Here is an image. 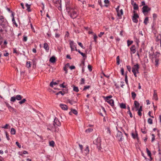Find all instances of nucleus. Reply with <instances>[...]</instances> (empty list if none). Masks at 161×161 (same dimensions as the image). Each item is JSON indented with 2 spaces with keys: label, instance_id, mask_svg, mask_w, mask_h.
Listing matches in <instances>:
<instances>
[{
  "label": "nucleus",
  "instance_id": "obj_61",
  "mask_svg": "<svg viewBox=\"0 0 161 161\" xmlns=\"http://www.w3.org/2000/svg\"><path fill=\"white\" fill-rule=\"evenodd\" d=\"M127 113L130 114V117L131 118L132 117H133L132 114V113H131L130 110L128 111L127 112Z\"/></svg>",
  "mask_w": 161,
  "mask_h": 161
},
{
  "label": "nucleus",
  "instance_id": "obj_20",
  "mask_svg": "<svg viewBox=\"0 0 161 161\" xmlns=\"http://www.w3.org/2000/svg\"><path fill=\"white\" fill-rule=\"evenodd\" d=\"M0 20L1 21V22H6L7 21L6 19L2 15H0Z\"/></svg>",
  "mask_w": 161,
  "mask_h": 161
},
{
  "label": "nucleus",
  "instance_id": "obj_44",
  "mask_svg": "<svg viewBox=\"0 0 161 161\" xmlns=\"http://www.w3.org/2000/svg\"><path fill=\"white\" fill-rule=\"evenodd\" d=\"M147 122L150 124H153L152 119L150 118H149L147 120Z\"/></svg>",
  "mask_w": 161,
  "mask_h": 161
},
{
  "label": "nucleus",
  "instance_id": "obj_15",
  "mask_svg": "<svg viewBox=\"0 0 161 161\" xmlns=\"http://www.w3.org/2000/svg\"><path fill=\"white\" fill-rule=\"evenodd\" d=\"M130 50L133 54L135 53L136 52L135 46V45H132L130 48Z\"/></svg>",
  "mask_w": 161,
  "mask_h": 161
},
{
  "label": "nucleus",
  "instance_id": "obj_60",
  "mask_svg": "<svg viewBox=\"0 0 161 161\" xmlns=\"http://www.w3.org/2000/svg\"><path fill=\"white\" fill-rule=\"evenodd\" d=\"M15 144L19 148H20L21 147V145L19 144L18 142H16Z\"/></svg>",
  "mask_w": 161,
  "mask_h": 161
},
{
  "label": "nucleus",
  "instance_id": "obj_46",
  "mask_svg": "<svg viewBox=\"0 0 161 161\" xmlns=\"http://www.w3.org/2000/svg\"><path fill=\"white\" fill-rule=\"evenodd\" d=\"M26 66L28 68H29L31 67L30 62L29 61L27 62L26 64Z\"/></svg>",
  "mask_w": 161,
  "mask_h": 161
},
{
  "label": "nucleus",
  "instance_id": "obj_32",
  "mask_svg": "<svg viewBox=\"0 0 161 161\" xmlns=\"http://www.w3.org/2000/svg\"><path fill=\"white\" fill-rule=\"evenodd\" d=\"M120 107L121 108H126L125 104L123 103L120 104Z\"/></svg>",
  "mask_w": 161,
  "mask_h": 161
},
{
  "label": "nucleus",
  "instance_id": "obj_17",
  "mask_svg": "<svg viewBox=\"0 0 161 161\" xmlns=\"http://www.w3.org/2000/svg\"><path fill=\"white\" fill-rule=\"evenodd\" d=\"M135 132H136V134H135L133 133H131L132 136L134 139L137 138V139H138V134H137V131H135Z\"/></svg>",
  "mask_w": 161,
  "mask_h": 161
},
{
  "label": "nucleus",
  "instance_id": "obj_5",
  "mask_svg": "<svg viewBox=\"0 0 161 161\" xmlns=\"http://www.w3.org/2000/svg\"><path fill=\"white\" fill-rule=\"evenodd\" d=\"M160 54L158 52H155L154 54V58L155 59V65L156 67H157L158 65V62L159 60V57L160 56Z\"/></svg>",
  "mask_w": 161,
  "mask_h": 161
},
{
  "label": "nucleus",
  "instance_id": "obj_37",
  "mask_svg": "<svg viewBox=\"0 0 161 161\" xmlns=\"http://www.w3.org/2000/svg\"><path fill=\"white\" fill-rule=\"evenodd\" d=\"M16 100V99L15 97L13 96V97H11V98H10V101L12 102H15Z\"/></svg>",
  "mask_w": 161,
  "mask_h": 161
},
{
  "label": "nucleus",
  "instance_id": "obj_21",
  "mask_svg": "<svg viewBox=\"0 0 161 161\" xmlns=\"http://www.w3.org/2000/svg\"><path fill=\"white\" fill-rule=\"evenodd\" d=\"M134 103L135 108H137L136 110H137L138 108H139L140 104L139 103L136 101H134Z\"/></svg>",
  "mask_w": 161,
  "mask_h": 161
},
{
  "label": "nucleus",
  "instance_id": "obj_22",
  "mask_svg": "<svg viewBox=\"0 0 161 161\" xmlns=\"http://www.w3.org/2000/svg\"><path fill=\"white\" fill-rule=\"evenodd\" d=\"M53 2L55 3L58 4L60 5V6H61V0H53Z\"/></svg>",
  "mask_w": 161,
  "mask_h": 161
},
{
  "label": "nucleus",
  "instance_id": "obj_36",
  "mask_svg": "<svg viewBox=\"0 0 161 161\" xmlns=\"http://www.w3.org/2000/svg\"><path fill=\"white\" fill-rule=\"evenodd\" d=\"M73 90L76 92H78L79 91L78 88L77 87L75 86H74L73 87Z\"/></svg>",
  "mask_w": 161,
  "mask_h": 161
},
{
  "label": "nucleus",
  "instance_id": "obj_41",
  "mask_svg": "<svg viewBox=\"0 0 161 161\" xmlns=\"http://www.w3.org/2000/svg\"><path fill=\"white\" fill-rule=\"evenodd\" d=\"M26 100L25 99H23L21 101L19 102V104H21L23 103H24L25 101H26Z\"/></svg>",
  "mask_w": 161,
  "mask_h": 161
},
{
  "label": "nucleus",
  "instance_id": "obj_31",
  "mask_svg": "<svg viewBox=\"0 0 161 161\" xmlns=\"http://www.w3.org/2000/svg\"><path fill=\"white\" fill-rule=\"evenodd\" d=\"M149 57L151 58H154V56L153 53L152 52L151 53L149 52Z\"/></svg>",
  "mask_w": 161,
  "mask_h": 161
},
{
  "label": "nucleus",
  "instance_id": "obj_25",
  "mask_svg": "<svg viewBox=\"0 0 161 161\" xmlns=\"http://www.w3.org/2000/svg\"><path fill=\"white\" fill-rule=\"evenodd\" d=\"M15 97L16 100H20L22 98V97L19 95H17Z\"/></svg>",
  "mask_w": 161,
  "mask_h": 161
},
{
  "label": "nucleus",
  "instance_id": "obj_4",
  "mask_svg": "<svg viewBox=\"0 0 161 161\" xmlns=\"http://www.w3.org/2000/svg\"><path fill=\"white\" fill-rule=\"evenodd\" d=\"M101 140L100 137H98L93 141V143L97 146V147L99 150L101 149Z\"/></svg>",
  "mask_w": 161,
  "mask_h": 161
},
{
  "label": "nucleus",
  "instance_id": "obj_56",
  "mask_svg": "<svg viewBox=\"0 0 161 161\" xmlns=\"http://www.w3.org/2000/svg\"><path fill=\"white\" fill-rule=\"evenodd\" d=\"M62 91L63 92V93H64L65 94L66 93V92H68V88L66 87L65 89H62Z\"/></svg>",
  "mask_w": 161,
  "mask_h": 161
},
{
  "label": "nucleus",
  "instance_id": "obj_52",
  "mask_svg": "<svg viewBox=\"0 0 161 161\" xmlns=\"http://www.w3.org/2000/svg\"><path fill=\"white\" fill-rule=\"evenodd\" d=\"M120 71L121 72V74L122 75H124V68H121Z\"/></svg>",
  "mask_w": 161,
  "mask_h": 161
},
{
  "label": "nucleus",
  "instance_id": "obj_14",
  "mask_svg": "<svg viewBox=\"0 0 161 161\" xmlns=\"http://www.w3.org/2000/svg\"><path fill=\"white\" fill-rule=\"evenodd\" d=\"M51 129L53 131H54L55 132H57L58 131V128L54 125H53V127H52Z\"/></svg>",
  "mask_w": 161,
  "mask_h": 161
},
{
  "label": "nucleus",
  "instance_id": "obj_7",
  "mask_svg": "<svg viewBox=\"0 0 161 161\" xmlns=\"http://www.w3.org/2000/svg\"><path fill=\"white\" fill-rule=\"evenodd\" d=\"M151 10V8L149 7L147 5H145L142 8V12L145 15V14L148 13Z\"/></svg>",
  "mask_w": 161,
  "mask_h": 161
},
{
  "label": "nucleus",
  "instance_id": "obj_51",
  "mask_svg": "<svg viewBox=\"0 0 161 161\" xmlns=\"http://www.w3.org/2000/svg\"><path fill=\"white\" fill-rule=\"evenodd\" d=\"M60 94H61L62 95L64 96V93H63L62 91H59L56 94V95H58Z\"/></svg>",
  "mask_w": 161,
  "mask_h": 161
},
{
  "label": "nucleus",
  "instance_id": "obj_62",
  "mask_svg": "<svg viewBox=\"0 0 161 161\" xmlns=\"http://www.w3.org/2000/svg\"><path fill=\"white\" fill-rule=\"evenodd\" d=\"M13 53H16L18 54H19L18 52H17V51L16 48H14L13 49Z\"/></svg>",
  "mask_w": 161,
  "mask_h": 161
},
{
  "label": "nucleus",
  "instance_id": "obj_26",
  "mask_svg": "<svg viewBox=\"0 0 161 161\" xmlns=\"http://www.w3.org/2000/svg\"><path fill=\"white\" fill-rule=\"evenodd\" d=\"M133 6L134 10H137L139 8L138 6L136 3H134Z\"/></svg>",
  "mask_w": 161,
  "mask_h": 161
},
{
  "label": "nucleus",
  "instance_id": "obj_58",
  "mask_svg": "<svg viewBox=\"0 0 161 161\" xmlns=\"http://www.w3.org/2000/svg\"><path fill=\"white\" fill-rule=\"evenodd\" d=\"M23 40L24 42H26L27 40V37L26 36H24Z\"/></svg>",
  "mask_w": 161,
  "mask_h": 161
},
{
  "label": "nucleus",
  "instance_id": "obj_45",
  "mask_svg": "<svg viewBox=\"0 0 161 161\" xmlns=\"http://www.w3.org/2000/svg\"><path fill=\"white\" fill-rule=\"evenodd\" d=\"M12 21L13 22V23L14 24V25H15V26L16 27H17L18 26V25L16 23L15 21V20L14 19V18H13L12 19Z\"/></svg>",
  "mask_w": 161,
  "mask_h": 161
},
{
  "label": "nucleus",
  "instance_id": "obj_27",
  "mask_svg": "<svg viewBox=\"0 0 161 161\" xmlns=\"http://www.w3.org/2000/svg\"><path fill=\"white\" fill-rule=\"evenodd\" d=\"M146 151L147 154L149 157H151V153L150 151L147 148H146Z\"/></svg>",
  "mask_w": 161,
  "mask_h": 161
},
{
  "label": "nucleus",
  "instance_id": "obj_12",
  "mask_svg": "<svg viewBox=\"0 0 161 161\" xmlns=\"http://www.w3.org/2000/svg\"><path fill=\"white\" fill-rule=\"evenodd\" d=\"M59 106L60 107L64 110H66L68 109V107L67 105L62 103L60 104Z\"/></svg>",
  "mask_w": 161,
  "mask_h": 161
},
{
  "label": "nucleus",
  "instance_id": "obj_18",
  "mask_svg": "<svg viewBox=\"0 0 161 161\" xmlns=\"http://www.w3.org/2000/svg\"><path fill=\"white\" fill-rule=\"evenodd\" d=\"M56 58L54 56H52L49 59V61L52 63H54L56 61Z\"/></svg>",
  "mask_w": 161,
  "mask_h": 161
},
{
  "label": "nucleus",
  "instance_id": "obj_3",
  "mask_svg": "<svg viewBox=\"0 0 161 161\" xmlns=\"http://www.w3.org/2000/svg\"><path fill=\"white\" fill-rule=\"evenodd\" d=\"M8 22H1L0 24V32H3L4 31L6 32H7Z\"/></svg>",
  "mask_w": 161,
  "mask_h": 161
},
{
  "label": "nucleus",
  "instance_id": "obj_23",
  "mask_svg": "<svg viewBox=\"0 0 161 161\" xmlns=\"http://www.w3.org/2000/svg\"><path fill=\"white\" fill-rule=\"evenodd\" d=\"M131 94L132 95V97L133 100H135L136 98V94L134 92H132L131 93Z\"/></svg>",
  "mask_w": 161,
  "mask_h": 161
},
{
  "label": "nucleus",
  "instance_id": "obj_10",
  "mask_svg": "<svg viewBox=\"0 0 161 161\" xmlns=\"http://www.w3.org/2000/svg\"><path fill=\"white\" fill-rule=\"evenodd\" d=\"M56 125L58 126H60L61 125V124L60 122L59 121L58 119L55 117L54 119V121H53V125Z\"/></svg>",
  "mask_w": 161,
  "mask_h": 161
},
{
  "label": "nucleus",
  "instance_id": "obj_1",
  "mask_svg": "<svg viewBox=\"0 0 161 161\" xmlns=\"http://www.w3.org/2000/svg\"><path fill=\"white\" fill-rule=\"evenodd\" d=\"M67 11L71 18L73 19L75 18L78 16V14H77L76 11L73 8H69L67 7Z\"/></svg>",
  "mask_w": 161,
  "mask_h": 161
},
{
  "label": "nucleus",
  "instance_id": "obj_34",
  "mask_svg": "<svg viewBox=\"0 0 161 161\" xmlns=\"http://www.w3.org/2000/svg\"><path fill=\"white\" fill-rule=\"evenodd\" d=\"M85 152H86L85 153L87 154H88L89 153V147L88 146H87L86 147L85 150Z\"/></svg>",
  "mask_w": 161,
  "mask_h": 161
},
{
  "label": "nucleus",
  "instance_id": "obj_64",
  "mask_svg": "<svg viewBox=\"0 0 161 161\" xmlns=\"http://www.w3.org/2000/svg\"><path fill=\"white\" fill-rule=\"evenodd\" d=\"M80 54L84 57L85 58H86V55L84 53H83L81 52V53H80Z\"/></svg>",
  "mask_w": 161,
  "mask_h": 161
},
{
  "label": "nucleus",
  "instance_id": "obj_42",
  "mask_svg": "<svg viewBox=\"0 0 161 161\" xmlns=\"http://www.w3.org/2000/svg\"><path fill=\"white\" fill-rule=\"evenodd\" d=\"M133 41H130L129 40H128L127 41L128 46H130V45L131 44L133 43Z\"/></svg>",
  "mask_w": 161,
  "mask_h": 161
},
{
  "label": "nucleus",
  "instance_id": "obj_19",
  "mask_svg": "<svg viewBox=\"0 0 161 161\" xmlns=\"http://www.w3.org/2000/svg\"><path fill=\"white\" fill-rule=\"evenodd\" d=\"M44 48L46 51H47V52L48 51L49 48L48 44L47 43H44Z\"/></svg>",
  "mask_w": 161,
  "mask_h": 161
},
{
  "label": "nucleus",
  "instance_id": "obj_24",
  "mask_svg": "<svg viewBox=\"0 0 161 161\" xmlns=\"http://www.w3.org/2000/svg\"><path fill=\"white\" fill-rule=\"evenodd\" d=\"M30 5H29L27 3H26L25 4V6L27 8L26 10H27L29 12H31V10L30 9Z\"/></svg>",
  "mask_w": 161,
  "mask_h": 161
},
{
  "label": "nucleus",
  "instance_id": "obj_53",
  "mask_svg": "<svg viewBox=\"0 0 161 161\" xmlns=\"http://www.w3.org/2000/svg\"><path fill=\"white\" fill-rule=\"evenodd\" d=\"M98 3L101 8H102L103 6L102 4V3L101 0H98Z\"/></svg>",
  "mask_w": 161,
  "mask_h": 161
},
{
  "label": "nucleus",
  "instance_id": "obj_63",
  "mask_svg": "<svg viewBox=\"0 0 161 161\" xmlns=\"http://www.w3.org/2000/svg\"><path fill=\"white\" fill-rule=\"evenodd\" d=\"M5 104L6 106L8 108H9V107L11 106L8 103L5 102Z\"/></svg>",
  "mask_w": 161,
  "mask_h": 161
},
{
  "label": "nucleus",
  "instance_id": "obj_16",
  "mask_svg": "<svg viewBox=\"0 0 161 161\" xmlns=\"http://www.w3.org/2000/svg\"><path fill=\"white\" fill-rule=\"evenodd\" d=\"M139 69V66L138 64L137 63L135 65H134L133 67L132 68V69H134V70L136 71V70H137V69Z\"/></svg>",
  "mask_w": 161,
  "mask_h": 161
},
{
  "label": "nucleus",
  "instance_id": "obj_47",
  "mask_svg": "<svg viewBox=\"0 0 161 161\" xmlns=\"http://www.w3.org/2000/svg\"><path fill=\"white\" fill-rule=\"evenodd\" d=\"M77 43H78V44L82 48L85 49V47L83 46V45L81 43L78 42Z\"/></svg>",
  "mask_w": 161,
  "mask_h": 161
},
{
  "label": "nucleus",
  "instance_id": "obj_28",
  "mask_svg": "<svg viewBox=\"0 0 161 161\" xmlns=\"http://www.w3.org/2000/svg\"><path fill=\"white\" fill-rule=\"evenodd\" d=\"M70 2L69 1H67L66 3V10H67V8L68 7L69 8H72V7L71 6H70L69 5Z\"/></svg>",
  "mask_w": 161,
  "mask_h": 161
},
{
  "label": "nucleus",
  "instance_id": "obj_35",
  "mask_svg": "<svg viewBox=\"0 0 161 161\" xmlns=\"http://www.w3.org/2000/svg\"><path fill=\"white\" fill-rule=\"evenodd\" d=\"M148 21V17H146L144 21V23L145 24V25H147V22Z\"/></svg>",
  "mask_w": 161,
  "mask_h": 161
},
{
  "label": "nucleus",
  "instance_id": "obj_39",
  "mask_svg": "<svg viewBox=\"0 0 161 161\" xmlns=\"http://www.w3.org/2000/svg\"><path fill=\"white\" fill-rule=\"evenodd\" d=\"M71 111H72V112L73 114L75 115H77L78 114V112L75 109H72Z\"/></svg>",
  "mask_w": 161,
  "mask_h": 161
},
{
  "label": "nucleus",
  "instance_id": "obj_57",
  "mask_svg": "<svg viewBox=\"0 0 161 161\" xmlns=\"http://www.w3.org/2000/svg\"><path fill=\"white\" fill-rule=\"evenodd\" d=\"M128 70V71L130 72L131 71V67L130 66V65H127L126 66Z\"/></svg>",
  "mask_w": 161,
  "mask_h": 161
},
{
  "label": "nucleus",
  "instance_id": "obj_48",
  "mask_svg": "<svg viewBox=\"0 0 161 161\" xmlns=\"http://www.w3.org/2000/svg\"><path fill=\"white\" fill-rule=\"evenodd\" d=\"M64 84H65V82H64L62 84H60L59 85L61 87H62V88H66V86H65V85H64Z\"/></svg>",
  "mask_w": 161,
  "mask_h": 161
},
{
  "label": "nucleus",
  "instance_id": "obj_40",
  "mask_svg": "<svg viewBox=\"0 0 161 161\" xmlns=\"http://www.w3.org/2000/svg\"><path fill=\"white\" fill-rule=\"evenodd\" d=\"M117 64V65H119L120 64V59L119 56H118L116 58Z\"/></svg>",
  "mask_w": 161,
  "mask_h": 161
},
{
  "label": "nucleus",
  "instance_id": "obj_6",
  "mask_svg": "<svg viewBox=\"0 0 161 161\" xmlns=\"http://www.w3.org/2000/svg\"><path fill=\"white\" fill-rule=\"evenodd\" d=\"M77 101V98L76 97H72L71 99H68L67 100V102L71 105H73L76 103Z\"/></svg>",
  "mask_w": 161,
  "mask_h": 161
},
{
  "label": "nucleus",
  "instance_id": "obj_11",
  "mask_svg": "<svg viewBox=\"0 0 161 161\" xmlns=\"http://www.w3.org/2000/svg\"><path fill=\"white\" fill-rule=\"evenodd\" d=\"M75 43L73 41H70L69 45L70 47H75V50L77 51V49L76 48V45H75Z\"/></svg>",
  "mask_w": 161,
  "mask_h": 161
},
{
  "label": "nucleus",
  "instance_id": "obj_43",
  "mask_svg": "<svg viewBox=\"0 0 161 161\" xmlns=\"http://www.w3.org/2000/svg\"><path fill=\"white\" fill-rule=\"evenodd\" d=\"M90 87H91V86H84V88L83 90L85 91L87 89H88L89 88H90Z\"/></svg>",
  "mask_w": 161,
  "mask_h": 161
},
{
  "label": "nucleus",
  "instance_id": "obj_2",
  "mask_svg": "<svg viewBox=\"0 0 161 161\" xmlns=\"http://www.w3.org/2000/svg\"><path fill=\"white\" fill-rule=\"evenodd\" d=\"M103 97L105 102L108 103L113 107V108H114V101L113 99H110L112 97V95H109L107 97L103 96Z\"/></svg>",
  "mask_w": 161,
  "mask_h": 161
},
{
  "label": "nucleus",
  "instance_id": "obj_29",
  "mask_svg": "<svg viewBox=\"0 0 161 161\" xmlns=\"http://www.w3.org/2000/svg\"><path fill=\"white\" fill-rule=\"evenodd\" d=\"M11 133L12 135H14L15 134L16 130L15 129L13 128H12L11 130Z\"/></svg>",
  "mask_w": 161,
  "mask_h": 161
},
{
  "label": "nucleus",
  "instance_id": "obj_38",
  "mask_svg": "<svg viewBox=\"0 0 161 161\" xmlns=\"http://www.w3.org/2000/svg\"><path fill=\"white\" fill-rule=\"evenodd\" d=\"M157 15L156 14H153V20L154 21L156 20V19L157 18Z\"/></svg>",
  "mask_w": 161,
  "mask_h": 161
},
{
  "label": "nucleus",
  "instance_id": "obj_49",
  "mask_svg": "<svg viewBox=\"0 0 161 161\" xmlns=\"http://www.w3.org/2000/svg\"><path fill=\"white\" fill-rule=\"evenodd\" d=\"M54 144V142L53 141H52L49 142V145L52 147H53Z\"/></svg>",
  "mask_w": 161,
  "mask_h": 161
},
{
  "label": "nucleus",
  "instance_id": "obj_9",
  "mask_svg": "<svg viewBox=\"0 0 161 161\" xmlns=\"http://www.w3.org/2000/svg\"><path fill=\"white\" fill-rule=\"evenodd\" d=\"M139 17V16L137 14H134L132 18L133 22L135 23H137L138 22L137 19Z\"/></svg>",
  "mask_w": 161,
  "mask_h": 161
},
{
  "label": "nucleus",
  "instance_id": "obj_54",
  "mask_svg": "<svg viewBox=\"0 0 161 161\" xmlns=\"http://www.w3.org/2000/svg\"><path fill=\"white\" fill-rule=\"evenodd\" d=\"M132 72L133 73L135 77H137L136 73V71L134 70V69H132Z\"/></svg>",
  "mask_w": 161,
  "mask_h": 161
},
{
  "label": "nucleus",
  "instance_id": "obj_33",
  "mask_svg": "<svg viewBox=\"0 0 161 161\" xmlns=\"http://www.w3.org/2000/svg\"><path fill=\"white\" fill-rule=\"evenodd\" d=\"M125 82L126 84L127 85H128V78H127V75H125Z\"/></svg>",
  "mask_w": 161,
  "mask_h": 161
},
{
  "label": "nucleus",
  "instance_id": "obj_59",
  "mask_svg": "<svg viewBox=\"0 0 161 161\" xmlns=\"http://www.w3.org/2000/svg\"><path fill=\"white\" fill-rule=\"evenodd\" d=\"M88 68L90 71H92V67L89 64L88 65Z\"/></svg>",
  "mask_w": 161,
  "mask_h": 161
},
{
  "label": "nucleus",
  "instance_id": "obj_30",
  "mask_svg": "<svg viewBox=\"0 0 161 161\" xmlns=\"http://www.w3.org/2000/svg\"><path fill=\"white\" fill-rule=\"evenodd\" d=\"M93 129L91 128H88V129H86L85 130V132L87 133H89L91 132H92L93 131Z\"/></svg>",
  "mask_w": 161,
  "mask_h": 161
},
{
  "label": "nucleus",
  "instance_id": "obj_55",
  "mask_svg": "<svg viewBox=\"0 0 161 161\" xmlns=\"http://www.w3.org/2000/svg\"><path fill=\"white\" fill-rule=\"evenodd\" d=\"M97 35L95 34L94 35V41L95 42H97Z\"/></svg>",
  "mask_w": 161,
  "mask_h": 161
},
{
  "label": "nucleus",
  "instance_id": "obj_13",
  "mask_svg": "<svg viewBox=\"0 0 161 161\" xmlns=\"http://www.w3.org/2000/svg\"><path fill=\"white\" fill-rule=\"evenodd\" d=\"M8 109L9 110V111L13 113H15L16 114H17L18 111L16 109H14V108L11 107V106L9 107V108Z\"/></svg>",
  "mask_w": 161,
  "mask_h": 161
},
{
  "label": "nucleus",
  "instance_id": "obj_50",
  "mask_svg": "<svg viewBox=\"0 0 161 161\" xmlns=\"http://www.w3.org/2000/svg\"><path fill=\"white\" fill-rule=\"evenodd\" d=\"M85 80L84 78H82L81 79V82L80 83V84H85Z\"/></svg>",
  "mask_w": 161,
  "mask_h": 161
},
{
  "label": "nucleus",
  "instance_id": "obj_8",
  "mask_svg": "<svg viewBox=\"0 0 161 161\" xmlns=\"http://www.w3.org/2000/svg\"><path fill=\"white\" fill-rule=\"evenodd\" d=\"M117 137L118 138V140L119 141H122L123 139V138L122 133L120 131H118L117 134Z\"/></svg>",
  "mask_w": 161,
  "mask_h": 161
}]
</instances>
